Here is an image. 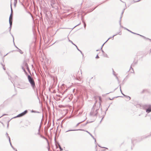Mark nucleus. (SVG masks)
Returning a JSON list of instances; mask_svg holds the SVG:
<instances>
[{
    "label": "nucleus",
    "mask_w": 151,
    "mask_h": 151,
    "mask_svg": "<svg viewBox=\"0 0 151 151\" xmlns=\"http://www.w3.org/2000/svg\"><path fill=\"white\" fill-rule=\"evenodd\" d=\"M99 107L96 106V104L95 103L91 109L90 115L92 116H96L98 113V111L99 110Z\"/></svg>",
    "instance_id": "nucleus-1"
},
{
    "label": "nucleus",
    "mask_w": 151,
    "mask_h": 151,
    "mask_svg": "<svg viewBox=\"0 0 151 151\" xmlns=\"http://www.w3.org/2000/svg\"><path fill=\"white\" fill-rule=\"evenodd\" d=\"M27 78L28 81L30 83L31 86L32 87L33 89H34L35 87V85L33 78L29 75H28Z\"/></svg>",
    "instance_id": "nucleus-2"
},
{
    "label": "nucleus",
    "mask_w": 151,
    "mask_h": 151,
    "mask_svg": "<svg viewBox=\"0 0 151 151\" xmlns=\"http://www.w3.org/2000/svg\"><path fill=\"white\" fill-rule=\"evenodd\" d=\"M25 68H26L27 69L28 72H30V70L28 67V65H27V63L25 61H24L22 64V65Z\"/></svg>",
    "instance_id": "nucleus-3"
},
{
    "label": "nucleus",
    "mask_w": 151,
    "mask_h": 151,
    "mask_svg": "<svg viewBox=\"0 0 151 151\" xmlns=\"http://www.w3.org/2000/svg\"><path fill=\"white\" fill-rule=\"evenodd\" d=\"M122 27V28H124L125 29H126V30H127L129 32H131V33H132L133 34H137V35H139L140 36L142 37H143L144 38H145V37H144V36H142V35H139V34H136V33H134V32H133L132 31H131L129 30V29H128L127 28H126L124 27L123 26H122V27Z\"/></svg>",
    "instance_id": "nucleus-4"
},
{
    "label": "nucleus",
    "mask_w": 151,
    "mask_h": 151,
    "mask_svg": "<svg viewBox=\"0 0 151 151\" xmlns=\"http://www.w3.org/2000/svg\"><path fill=\"white\" fill-rule=\"evenodd\" d=\"M55 4V3L54 1L53 0H51L50 3L51 6L52 7V8L54 9H56L55 6H54Z\"/></svg>",
    "instance_id": "nucleus-5"
},
{
    "label": "nucleus",
    "mask_w": 151,
    "mask_h": 151,
    "mask_svg": "<svg viewBox=\"0 0 151 151\" xmlns=\"http://www.w3.org/2000/svg\"><path fill=\"white\" fill-rule=\"evenodd\" d=\"M122 35V32L121 31H120L119 32L117 33L116 34H115V35H114L112 37H110L109 38H108V39L105 42V43H106L110 39H111V38H112V40L114 39V37L115 36H116L117 35Z\"/></svg>",
    "instance_id": "nucleus-6"
},
{
    "label": "nucleus",
    "mask_w": 151,
    "mask_h": 151,
    "mask_svg": "<svg viewBox=\"0 0 151 151\" xmlns=\"http://www.w3.org/2000/svg\"><path fill=\"white\" fill-rule=\"evenodd\" d=\"M146 112L147 113H149L151 112V104H150L148 108L146 109Z\"/></svg>",
    "instance_id": "nucleus-7"
},
{
    "label": "nucleus",
    "mask_w": 151,
    "mask_h": 151,
    "mask_svg": "<svg viewBox=\"0 0 151 151\" xmlns=\"http://www.w3.org/2000/svg\"><path fill=\"white\" fill-rule=\"evenodd\" d=\"M124 13V11H122L121 13V15L120 18V20L119 21V24H120V27H122V25H121V20H122V15H123V14Z\"/></svg>",
    "instance_id": "nucleus-8"
},
{
    "label": "nucleus",
    "mask_w": 151,
    "mask_h": 151,
    "mask_svg": "<svg viewBox=\"0 0 151 151\" xmlns=\"http://www.w3.org/2000/svg\"><path fill=\"white\" fill-rule=\"evenodd\" d=\"M150 104H146L145 105H144L143 106V108L146 110V109H148V107H149V105Z\"/></svg>",
    "instance_id": "nucleus-9"
},
{
    "label": "nucleus",
    "mask_w": 151,
    "mask_h": 151,
    "mask_svg": "<svg viewBox=\"0 0 151 151\" xmlns=\"http://www.w3.org/2000/svg\"><path fill=\"white\" fill-rule=\"evenodd\" d=\"M11 13L10 14V16L9 17V19H11L12 20V10L11 6Z\"/></svg>",
    "instance_id": "nucleus-10"
},
{
    "label": "nucleus",
    "mask_w": 151,
    "mask_h": 151,
    "mask_svg": "<svg viewBox=\"0 0 151 151\" xmlns=\"http://www.w3.org/2000/svg\"><path fill=\"white\" fill-rule=\"evenodd\" d=\"M86 131V132H87L88 133L90 134V135L95 140V143H96V139L94 138V137L92 135V134L87 131Z\"/></svg>",
    "instance_id": "nucleus-11"
},
{
    "label": "nucleus",
    "mask_w": 151,
    "mask_h": 151,
    "mask_svg": "<svg viewBox=\"0 0 151 151\" xmlns=\"http://www.w3.org/2000/svg\"><path fill=\"white\" fill-rule=\"evenodd\" d=\"M21 68H22V69L23 70L24 72V73L26 74H27V72L25 70V68L23 66H22V65H21Z\"/></svg>",
    "instance_id": "nucleus-12"
},
{
    "label": "nucleus",
    "mask_w": 151,
    "mask_h": 151,
    "mask_svg": "<svg viewBox=\"0 0 151 151\" xmlns=\"http://www.w3.org/2000/svg\"><path fill=\"white\" fill-rule=\"evenodd\" d=\"M27 112V110H25L22 113L23 116H24L26 114Z\"/></svg>",
    "instance_id": "nucleus-13"
},
{
    "label": "nucleus",
    "mask_w": 151,
    "mask_h": 151,
    "mask_svg": "<svg viewBox=\"0 0 151 151\" xmlns=\"http://www.w3.org/2000/svg\"><path fill=\"white\" fill-rule=\"evenodd\" d=\"M9 22L10 25H12V20L11 19H9Z\"/></svg>",
    "instance_id": "nucleus-14"
},
{
    "label": "nucleus",
    "mask_w": 151,
    "mask_h": 151,
    "mask_svg": "<svg viewBox=\"0 0 151 151\" xmlns=\"http://www.w3.org/2000/svg\"><path fill=\"white\" fill-rule=\"evenodd\" d=\"M23 116L22 113H21L18 114V115H17L16 116L14 117V118H17V117H20L22 116Z\"/></svg>",
    "instance_id": "nucleus-15"
},
{
    "label": "nucleus",
    "mask_w": 151,
    "mask_h": 151,
    "mask_svg": "<svg viewBox=\"0 0 151 151\" xmlns=\"http://www.w3.org/2000/svg\"><path fill=\"white\" fill-rule=\"evenodd\" d=\"M17 3V0H14V6L15 7L16 6Z\"/></svg>",
    "instance_id": "nucleus-16"
},
{
    "label": "nucleus",
    "mask_w": 151,
    "mask_h": 151,
    "mask_svg": "<svg viewBox=\"0 0 151 151\" xmlns=\"http://www.w3.org/2000/svg\"><path fill=\"white\" fill-rule=\"evenodd\" d=\"M75 45L77 49L81 52V53L82 55L83 56V53L82 52V51L78 48L77 46L76 45Z\"/></svg>",
    "instance_id": "nucleus-17"
},
{
    "label": "nucleus",
    "mask_w": 151,
    "mask_h": 151,
    "mask_svg": "<svg viewBox=\"0 0 151 151\" xmlns=\"http://www.w3.org/2000/svg\"><path fill=\"white\" fill-rule=\"evenodd\" d=\"M82 130V129H73V130H68V131H67L66 132H69V131H77V130Z\"/></svg>",
    "instance_id": "nucleus-18"
},
{
    "label": "nucleus",
    "mask_w": 151,
    "mask_h": 151,
    "mask_svg": "<svg viewBox=\"0 0 151 151\" xmlns=\"http://www.w3.org/2000/svg\"><path fill=\"white\" fill-rule=\"evenodd\" d=\"M40 128H41V125H40V127H39V128L38 129V132L37 133V134L38 135H40Z\"/></svg>",
    "instance_id": "nucleus-19"
},
{
    "label": "nucleus",
    "mask_w": 151,
    "mask_h": 151,
    "mask_svg": "<svg viewBox=\"0 0 151 151\" xmlns=\"http://www.w3.org/2000/svg\"><path fill=\"white\" fill-rule=\"evenodd\" d=\"M8 137L9 138V142L10 143V145L11 146H12V144L11 142L10 138L9 137V136H8Z\"/></svg>",
    "instance_id": "nucleus-20"
},
{
    "label": "nucleus",
    "mask_w": 151,
    "mask_h": 151,
    "mask_svg": "<svg viewBox=\"0 0 151 151\" xmlns=\"http://www.w3.org/2000/svg\"><path fill=\"white\" fill-rule=\"evenodd\" d=\"M58 145L59 147V149H60V151H62L63 150V149L61 147V146L59 144H58Z\"/></svg>",
    "instance_id": "nucleus-21"
},
{
    "label": "nucleus",
    "mask_w": 151,
    "mask_h": 151,
    "mask_svg": "<svg viewBox=\"0 0 151 151\" xmlns=\"http://www.w3.org/2000/svg\"><path fill=\"white\" fill-rule=\"evenodd\" d=\"M85 120H85H83V121H82V122H79V123H78V124L76 125V127H77L78 126V125H79L80 124H81V123H82V122H83V121H84Z\"/></svg>",
    "instance_id": "nucleus-22"
},
{
    "label": "nucleus",
    "mask_w": 151,
    "mask_h": 151,
    "mask_svg": "<svg viewBox=\"0 0 151 151\" xmlns=\"http://www.w3.org/2000/svg\"><path fill=\"white\" fill-rule=\"evenodd\" d=\"M139 0H138V1H134V0H133V1H132V3H136V2H139Z\"/></svg>",
    "instance_id": "nucleus-23"
},
{
    "label": "nucleus",
    "mask_w": 151,
    "mask_h": 151,
    "mask_svg": "<svg viewBox=\"0 0 151 151\" xmlns=\"http://www.w3.org/2000/svg\"><path fill=\"white\" fill-rule=\"evenodd\" d=\"M40 136L41 137L43 138V139H45L47 140V139L44 136L41 135H40Z\"/></svg>",
    "instance_id": "nucleus-24"
},
{
    "label": "nucleus",
    "mask_w": 151,
    "mask_h": 151,
    "mask_svg": "<svg viewBox=\"0 0 151 151\" xmlns=\"http://www.w3.org/2000/svg\"><path fill=\"white\" fill-rule=\"evenodd\" d=\"M83 22L84 23V28L85 29L86 27V24L83 21Z\"/></svg>",
    "instance_id": "nucleus-25"
},
{
    "label": "nucleus",
    "mask_w": 151,
    "mask_h": 151,
    "mask_svg": "<svg viewBox=\"0 0 151 151\" xmlns=\"http://www.w3.org/2000/svg\"><path fill=\"white\" fill-rule=\"evenodd\" d=\"M12 27V25H10L9 27V31H10V33H11V32H11V29Z\"/></svg>",
    "instance_id": "nucleus-26"
},
{
    "label": "nucleus",
    "mask_w": 151,
    "mask_h": 151,
    "mask_svg": "<svg viewBox=\"0 0 151 151\" xmlns=\"http://www.w3.org/2000/svg\"><path fill=\"white\" fill-rule=\"evenodd\" d=\"M98 146H99V147H101V148H105L107 149H108V148L107 147H101L99 145H98Z\"/></svg>",
    "instance_id": "nucleus-27"
},
{
    "label": "nucleus",
    "mask_w": 151,
    "mask_h": 151,
    "mask_svg": "<svg viewBox=\"0 0 151 151\" xmlns=\"http://www.w3.org/2000/svg\"><path fill=\"white\" fill-rule=\"evenodd\" d=\"M19 49V52H20V53H21V54H22L23 53V52H22V51L21 50H20V49Z\"/></svg>",
    "instance_id": "nucleus-28"
},
{
    "label": "nucleus",
    "mask_w": 151,
    "mask_h": 151,
    "mask_svg": "<svg viewBox=\"0 0 151 151\" xmlns=\"http://www.w3.org/2000/svg\"><path fill=\"white\" fill-rule=\"evenodd\" d=\"M125 97L127 98L129 100H130V99H131L130 97L126 95V96H125Z\"/></svg>",
    "instance_id": "nucleus-29"
},
{
    "label": "nucleus",
    "mask_w": 151,
    "mask_h": 151,
    "mask_svg": "<svg viewBox=\"0 0 151 151\" xmlns=\"http://www.w3.org/2000/svg\"><path fill=\"white\" fill-rule=\"evenodd\" d=\"M1 65H2V66H3V69L4 70H5V69L4 68V65L2 63H1Z\"/></svg>",
    "instance_id": "nucleus-30"
},
{
    "label": "nucleus",
    "mask_w": 151,
    "mask_h": 151,
    "mask_svg": "<svg viewBox=\"0 0 151 151\" xmlns=\"http://www.w3.org/2000/svg\"><path fill=\"white\" fill-rule=\"evenodd\" d=\"M81 24V23H80L79 24H78V25H76L74 27H73L72 29H73L74 28H75V27H76L78 26L80 24Z\"/></svg>",
    "instance_id": "nucleus-31"
},
{
    "label": "nucleus",
    "mask_w": 151,
    "mask_h": 151,
    "mask_svg": "<svg viewBox=\"0 0 151 151\" xmlns=\"http://www.w3.org/2000/svg\"><path fill=\"white\" fill-rule=\"evenodd\" d=\"M69 41L71 43H72L73 45H75V44H74L73 42L70 40L69 39Z\"/></svg>",
    "instance_id": "nucleus-32"
},
{
    "label": "nucleus",
    "mask_w": 151,
    "mask_h": 151,
    "mask_svg": "<svg viewBox=\"0 0 151 151\" xmlns=\"http://www.w3.org/2000/svg\"><path fill=\"white\" fill-rule=\"evenodd\" d=\"M86 122V123L85 124H84V126H85V125H86L88 123H91V122Z\"/></svg>",
    "instance_id": "nucleus-33"
},
{
    "label": "nucleus",
    "mask_w": 151,
    "mask_h": 151,
    "mask_svg": "<svg viewBox=\"0 0 151 151\" xmlns=\"http://www.w3.org/2000/svg\"><path fill=\"white\" fill-rule=\"evenodd\" d=\"M137 62H135L134 63H132V66H134V65H136L137 64Z\"/></svg>",
    "instance_id": "nucleus-34"
},
{
    "label": "nucleus",
    "mask_w": 151,
    "mask_h": 151,
    "mask_svg": "<svg viewBox=\"0 0 151 151\" xmlns=\"http://www.w3.org/2000/svg\"><path fill=\"white\" fill-rule=\"evenodd\" d=\"M32 112H34V113H39V112H36L35 111H34L33 110H32L31 111Z\"/></svg>",
    "instance_id": "nucleus-35"
},
{
    "label": "nucleus",
    "mask_w": 151,
    "mask_h": 151,
    "mask_svg": "<svg viewBox=\"0 0 151 151\" xmlns=\"http://www.w3.org/2000/svg\"><path fill=\"white\" fill-rule=\"evenodd\" d=\"M105 43V42L103 44V45H102L101 47V50H102V47H103V46H104V44L105 43Z\"/></svg>",
    "instance_id": "nucleus-36"
},
{
    "label": "nucleus",
    "mask_w": 151,
    "mask_h": 151,
    "mask_svg": "<svg viewBox=\"0 0 151 151\" xmlns=\"http://www.w3.org/2000/svg\"><path fill=\"white\" fill-rule=\"evenodd\" d=\"M113 74L115 76H116V75L115 74V72L114 71V70L113 69Z\"/></svg>",
    "instance_id": "nucleus-37"
},
{
    "label": "nucleus",
    "mask_w": 151,
    "mask_h": 151,
    "mask_svg": "<svg viewBox=\"0 0 151 151\" xmlns=\"http://www.w3.org/2000/svg\"><path fill=\"white\" fill-rule=\"evenodd\" d=\"M115 76L116 77V79L118 81L119 83V80L118 77L116 76H116Z\"/></svg>",
    "instance_id": "nucleus-38"
},
{
    "label": "nucleus",
    "mask_w": 151,
    "mask_h": 151,
    "mask_svg": "<svg viewBox=\"0 0 151 151\" xmlns=\"http://www.w3.org/2000/svg\"><path fill=\"white\" fill-rule=\"evenodd\" d=\"M124 3H125V7H126V8H124V9H123V10L122 11H124V10L126 8V3L124 2H123Z\"/></svg>",
    "instance_id": "nucleus-39"
},
{
    "label": "nucleus",
    "mask_w": 151,
    "mask_h": 151,
    "mask_svg": "<svg viewBox=\"0 0 151 151\" xmlns=\"http://www.w3.org/2000/svg\"><path fill=\"white\" fill-rule=\"evenodd\" d=\"M18 88H21V89H24V88H25V87H22V86H20V87H18Z\"/></svg>",
    "instance_id": "nucleus-40"
},
{
    "label": "nucleus",
    "mask_w": 151,
    "mask_h": 151,
    "mask_svg": "<svg viewBox=\"0 0 151 151\" xmlns=\"http://www.w3.org/2000/svg\"><path fill=\"white\" fill-rule=\"evenodd\" d=\"M119 86H120V91L121 92V93H122V90H121V86L120 85H119Z\"/></svg>",
    "instance_id": "nucleus-41"
},
{
    "label": "nucleus",
    "mask_w": 151,
    "mask_h": 151,
    "mask_svg": "<svg viewBox=\"0 0 151 151\" xmlns=\"http://www.w3.org/2000/svg\"><path fill=\"white\" fill-rule=\"evenodd\" d=\"M99 58V56L98 55H97L96 56V58Z\"/></svg>",
    "instance_id": "nucleus-42"
},
{
    "label": "nucleus",
    "mask_w": 151,
    "mask_h": 151,
    "mask_svg": "<svg viewBox=\"0 0 151 151\" xmlns=\"http://www.w3.org/2000/svg\"><path fill=\"white\" fill-rule=\"evenodd\" d=\"M11 147L14 150H15L16 149H15L13 146V145H12V146H11Z\"/></svg>",
    "instance_id": "nucleus-43"
},
{
    "label": "nucleus",
    "mask_w": 151,
    "mask_h": 151,
    "mask_svg": "<svg viewBox=\"0 0 151 151\" xmlns=\"http://www.w3.org/2000/svg\"><path fill=\"white\" fill-rule=\"evenodd\" d=\"M9 121L8 122V124H7V128H8V127H9Z\"/></svg>",
    "instance_id": "nucleus-44"
},
{
    "label": "nucleus",
    "mask_w": 151,
    "mask_h": 151,
    "mask_svg": "<svg viewBox=\"0 0 151 151\" xmlns=\"http://www.w3.org/2000/svg\"><path fill=\"white\" fill-rule=\"evenodd\" d=\"M122 94L125 97L126 96V95H124V94H123V93H122Z\"/></svg>",
    "instance_id": "nucleus-45"
},
{
    "label": "nucleus",
    "mask_w": 151,
    "mask_h": 151,
    "mask_svg": "<svg viewBox=\"0 0 151 151\" xmlns=\"http://www.w3.org/2000/svg\"><path fill=\"white\" fill-rule=\"evenodd\" d=\"M7 115V114H3V115H2V116H4V115Z\"/></svg>",
    "instance_id": "nucleus-46"
},
{
    "label": "nucleus",
    "mask_w": 151,
    "mask_h": 151,
    "mask_svg": "<svg viewBox=\"0 0 151 151\" xmlns=\"http://www.w3.org/2000/svg\"><path fill=\"white\" fill-rule=\"evenodd\" d=\"M101 50V51H102V52L103 53H104V51L102 50H102Z\"/></svg>",
    "instance_id": "nucleus-47"
},
{
    "label": "nucleus",
    "mask_w": 151,
    "mask_h": 151,
    "mask_svg": "<svg viewBox=\"0 0 151 151\" xmlns=\"http://www.w3.org/2000/svg\"><path fill=\"white\" fill-rule=\"evenodd\" d=\"M22 4V5L23 6H24V8L25 9V6H24V5Z\"/></svg>",
    "instance_id": "nucleus-48"
},
{
    "label": "nucleus",
    "mask_w": 151,
    "mask_h": 151,
    "mask_svg": "<svg viewBox=\"0 0 151 151\" xmlns=\"http://www.w3.org/2000/svg\"><path fill=\"white\" fill-rule=\"evenodd\" d=\"M12 36L13 37V42H14V37H13V35H12Z\"/></svg>",
    "instance_id": "nucleus-49"
},
{
    "label": "nucleus",
    "mask_w": 151,
    "mask_h": 151,
    "mask_svg": "<svg viewBox=\"0 0 151 151\" xmlns=\"http://www.w3.org/2000/svg\"><path fill=\"white\" fill-rule=\"evenodd\" d=\"M104 117H102V119H101V121H100V122H101V121L102 120V119H103V118H104Z\"/></svg>",
    "instance_id": "nucleus-50"
},
{
    "label": "nucleus",
    "mask_w": 151,
    "mask_h": 151,
    "mask_svg": "<svg viewBox=\"0 0 151 151\" xmlns=\"http://www.w3.org/2000/svg\"><path fill=\"white\" fill-rule=\"evenodd\" d=\"M118 88H116L114 91Z\"/></svg>",
    "instance_id": "nucleus-51"
},
{
    "label": "nucleus",
    "mask_w": 151,
    "mask_h": 151,
    "mask_svg": "<svg viewBox=\"0 0 151 151\" xmlns=\"http://www.w3.org/2000/svg\"><path fill=\"white\" fill-rule=\"evenodd\" d=\"M15 47L17 48V49H18V47H17L16 45H15Z\"/></svg>",
    "instance_id": "nucleus-52"
},
{
    "label": "nucleus",
    "mask_w": 151,
    "mask_h": 151,
    "mask_svg": "<svg viewBox=\"0 0 151 151\" xmlns=\"http://www.w3.org/2000/svg\"><path fill=\"white\" fill-rule=\"evenodd\" d=\"M130 68H132V70H133V68H132V66H131L130 67Z\"/></svg>",
    "instance_id": "nucleus-53"
},
{
    "label": "nucleus",
    "mask_w": 151,
    "mask_h": 151,
    "mask_svg": "<svg viewBox=\"0 0 151 151\" xmlns=\"http://www.w3.org/2000/svg\"><path fill=\"white\" fill-rule=\"evenodd\" d=\"M6 135L7 136V137H8V134L7 133H6Z\"/></svg>",
    "instance_id": "nucleus-54"
},
{
    "label": "nucleus",
    "mask_w": 151,
    "mask_h": 151,
    "mask_svg": "<svg viewBox=\"0 0 151 151\" xmlns=\"http://www.w3.org/2000/svg\"><path fill=\"white\" fill-rule=\"evenodd\" d=\"M109 92V93H106V94H108L109 93H111V92Z\"/></svg>",
    "instance_id": "nucleus-55"
},
{
    "label": "nucleus",
    "mask_w": 151,
    "mask_h": 151,
    "mask_svg": "<svg viewBox=\"0 0 151 151\" xmlns=\"http://www.w3.org/2000/svg\"><path fill=\"white\" fill-rule=\"evenodd\" d=\"M8 54V53L6 54L4 56H6V55Z\"/></svg>",
    "instance_id": "nucleus-56"
},
{
    "label": "nucleus",
    "mask_w": 151,
    "mask_h": 151,
    "mask_svg": "<svg viewBox=\"0 0 151 151\" xmlns=\"http://www.w3.org/2000/svg\"><path fill=\"white\" fill-rule=\"evenodd\" d=\"M96 7H95V8H94L93 9V10H94V9L96 8Z\"/></svg>",
    "instance_id": "nucleus-57"
},
{
    "label": "nucleus",
    "mask_w": 151,
    "mask_h": 151,
    "mask_svg": "<svg viewBox=\"0 0 151 151\" xmlns=\"http://www.w3.org/2000/svg\"><path fill=\"white\" fill-rule=\"evenodd\" d=\"M15 151H17L16 149H15Z\"/></svg>",
    "instance_id": "nucleus-58"
},
{
    "label": "nucleus",
    "mask_w": 151,
    "mask_h": 151,
    "mask_svg": "<svg viewBox=\"0 0 151 151\" xmlns=\"http://www.w3.org/2000/svg\"><path fill=\"white\" fill-rule=\"evenodd\" d=\"M108 108L107 109H106V111H107V110H108Z\"/></svg>",
    "instance_id": "nucleus-59"
},
{
    "label": "nucleus",
    "mask_w": 151,
    "mask_h": 151,
    "mask_svg": "<svg viewBox=\"0 0 151 151\" xmlns=\"http://www.w3.org/2000/svg\"><path fill=\"white\" fill-rule=\"evenodd\" d=\"M99 50H96V51H98Z\"/></svg>",
    "instance_id": "nucleus-60"
},
{
    "label": "nucleus",
    "mask_w": 151,
    "mask_h": 151,
    "mask_svg": "<svg viewBox=\"0 0 151 151\" xmlns=\"http://www.w3.org/2000/svg\"><path fill=\"white\" fill-rule=\"evenodd\" d=\"M109 99L110 100H112V99Z\"/></svg>",
    "instance_id": "nucleus-61"
},
{
    "label": "nucleus",
    "mask_w": 151,
    "mask_h": 151,
    "mask_svg": "<svg viewBox=\"0 0 151 151\" xmlns=\"http://www.w3.org/2000/svg\"><path fill=\"white\" fill-rule=\"evenodd\" d=\"M29 122V124H30V122Z\"/></svg>",
    "instance_id": "nucleus-62"
},
{
    "label": "nucleus",
    "mask_w": 151,
    "mask_h": 151,
    "mask_svg": "<svg viewBox=\"0 0 151 151\" xmlns=\"http://www.w3.org/2000/svg\"><path fill=\"white\" fill-rule=\"evenodd\" d=\"M97 147V145H96V147Z\"/></svg>",
    "instance_id": "nucleus-63"
},
{
    "label": "nucleus",
    "mask_w": 151,
    "mask_h": 151,
    "mask_svg": "<svg viewBox=\"0 0 151 151\" xmlns=\"http://www.w3.org/2000/svg\"><path fill=\"white\" fill-rule=\"evenodd\" d=\"M30 14L31 15V16L32 17V15H31V14Z\"/></svg>",
    "instance_id": "nucleus-64"
}]
</instances>
